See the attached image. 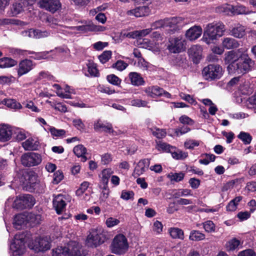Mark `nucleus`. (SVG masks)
<instances>
[{
    "mask_svg": "<svg viewBox=\"0 0 256 256\" xmlns=\"http://www.w3.org/2000/svg\"><path fill=\"white\" fill-rule=\"evenodd\" d=\"M224 60L228 64V70L230 74H246L250 70L252 64V60L247 54H243L238 56L232 51L226 54Z\"/></svg>",
    "mask_w": 256,
    "mask_h": 256,
    "instance_id": "1",
    "label": "nucleus"
},
{
    "mask_svg": "<svg viewBox=\"0 0 256 256\" xmlns=\"http://www.w3.org/2000/svg\"><path fill=\"white\" fill-rule=\"evenodd\" d=\"M224 26L220 22L208 24L204 28L203 40L208 44H210L214 40H217L224 34Z\"/></svg>",
    "mask_w": 256,
    "mask_h": 256,
    "instance_id": "2",
    "label": "nucleus"
},
{
    "mask_svg": "<svg viewBox=\"0 0 256 256\" xmlns=\"http://www.w3.org/2000/svg\"><path fill=\"white\" fill-rule=\"evenodd\" d=\"M105 239L104 229L97 227L89 231L86 240V245L88 247L96 248L104 243Z\"/></svg>",
    "mask_w": 256,
    "mask_h": 256,
    "instance_id": "3",
    "label": "nucleus"
},
{
    "mask_svg": "<svg viewBox=\"0 0 256 256\" xmlns=\"http://www.w3.org/2000/svg\"><path fill=\"white\" fill-rule=\"evenodd\" d=\"M78 25L68 28V32L73 34L86 33L89 32H102L105 30L104 26H96L90 20L78 22Z\"/></svg>",
    "mask_w": 256,
    "mask_h": 256,
    "instance_id": "4",
    "label": "nucleus"
},
{
    "mask_svg": "<svg viewBox=\"0 0 256 256\" xmlns=\"http://www.w3.org/2000/svg\"><path fill=\"white\" fill-rule=\"evenodd\" d=\"M128 248L127 239L122 234L116 236L111 244L112 252L116 254H121L125 253Z\"/></svg>",
    "mask_w": 256,
    "mask_h": 256,
    "instance_id": "5",
    "label": "nucleus"
},
{
    "mask_svg": "<svg viewBox=\"0 0 256 256\" xmlns=\"http://www.w3.org/2000/svg\"><path fill=\"white\" fill-rule=\"evenodd\" d=\"M202 73L206 79H219L222 76L224 70L220 65L211 64L204 68Z\"/></svg>",
    "mask_w": 256,
    "mask_h": 256,
    "instance_id": "6",
    "label": "nucleus"
},
{
    "mask_svg": "<svg viewBox=\"0 0 256 256\" xmlns=\"http://www.w3.org/2000/svg\"><path fill=\"white\" fill-rule=\"evenodd\" d=\"M24 252V240L20 235L16 234L10 245V254L12 256H21Z\"/></svg>",
    "mask_w": 256,
    "mask_h": 256,
    "instance_id": "7",
    "label": "nucleus"
},
{
    "mask_svg": "<svg viewBox=\"0 0 256 256\" xmlns=\"http://www.w3.org/2000/svg\"><path fill=\"white\" fill-rule=\"evenodd\" d=\"M35 204L34 197L28 194H22L16 197L14 206L17 208L23 209L32 207Z\"/></svg>",
    "mask_w": 256,
    "mask_h": 256,
    "instance_id": "8",
    "label": "nucleus"
},
{
    "mask_svg": "<svg viewBox=\"0 0 256 256\" xmlns=\"http://www.w3.org/2000/svg\"><path fill=\"white\" fill-rule=\"evenodd\" d=\"M41 156L35 152H27L21 157L22 164L26 166H33L38 165L42 162Z\"/></svg>",
    "mask_w": 256,
    "mask_h": 256,
    "instance_id": "9",
    "label": "nucleus"
},
{
    "mask_svg": "<svg viewBox=\"0 0 256 256\" xmlns=\"http://www.w3.org/2000/svg\"><path fill=\"white\" fill-rule=\"evenodd\" d=\"M169 42L168 48L172 52H180L186 48V42L182 36L171 38Z\"/></svg>",
    "mask_w": 256,
    "mask_h": 256,
    "instance_id": "10",
    "label": "nucleus"
},
{
    "mask_svg": "<svg viewBox=\"0 0 256 256\" xmlns=\"http://www.w3.org/2000/svg\"><path fill=\"white\" fill-rule=\"evenodd\" d=\"M137 42L140 47L148 50L154 53H158L160 50V42L148 38H140Z\"/></svg>",
    "mask_w": 256,
    "mask_h": 256,
    "instance_id": "11",
    "label": "nucleus"
},
{
    "mask_svg": "<svg viewBox=\"0 0 256 256\" xmlns=\"http://www.w3.org/2000/svg\"><path fill=\"white\" fill-rule=\"evenodd\" d=\"M30 248L35 252H43L50 248V242L47 238H38L29 245Z\"/></svg>",
    "mask_w": 256,
    "mask_h": 256,
    "instance_id": "12",
    "label": "nucleus"
},
{
    "mask_svg": "<svg viewBox=\"0 0 256 256\" xmlns=\"http://www.w3.org/2000/svg\"><path fill=\"white\" fill-rule=\"evenodd\" d=\"M34 66L32 62L26 59L22 60L18 64L17 68V73L18 77L26 74L32 70Z\"/></svg>",
    "mask_w": 256,
    "mask_h": 256,
    "instance_id": "13",
    "label": "nucleus"
},
{
    "mask_svg": "<svg viewBox=\"0 0 256 256\" xmlns=\"http://www.w3.org/2000/svg\"><path fill=\"white\" fill-rule=\"evenodd\" d=\"M202 32V29L200 26H194L186 31L185 36L188 40L194 41L199 38Z\"/></svg>",
    "mask_w": 256,
    "mask_h": 256,
    "instance_id": "14",
    "label": "nucleus"
},
{
    "mask_svg": "<svg viewBox=\"0 0 256 256\" xmlns=\"http://www.w3.org/2000/svg\"><path fill=\"white\" fill-rule=\"evenodd\" d=\"M151 28L140 30H135L131 32L123 31L121 32L122 38H136L137 37H144L149 34L152 31Z\"/></svg>",
    "mask_w": 256,
    "mask_h": 256,
    "instance_id": "15",
    "label": "nucleus"
},
{
    "mask_svg": "<svg viewBox=\"0 0 256 256\" xmlns=\"http://www.w3.org/2000/svg\"><path fill=\"white\" fill-rule=\"evenodd\" d=\"M12 126L6 124H0V140L6 142L10 140L12 136Z\"/></svg>",
    "mask_w": 256,
    "mask_h": 256,
    "instance_id": "16",
    "label": "nucleus"
},
{
    "mask_svg": "<svg viewBox=\"0 0 256 256\" xmlns=\"http://www.w3.org/2000/svg\"><path fill=\"white\" fill-rule=\"evenodd\" d=\"M150 164L148 159L144 158L140 160L134 168L133 176H138L143 174L148 170Z\"/></svg>",
    "mask_w": 256,
    "mask_h": 256,
    "instance_id": "17",
    "label": "nucleus"
},
{
    "mask_svg": "<svg viewBox=\"0 0 256 256\" xmlns=\"http://www.w3.org/2000/svg\"><path fill=\"white\" fill-rule=\"evenodd\" d=\"M150 13V10L148 6H138L126 12L128 16L137 18L148 16Z\"/></svg>",
    "mask_w": 256,
    "mask_h": 256,
    "instance_id": "18",
    "label": "nucleus"
},
{
    "mask_svg": "<svg viewBox=\"0 0 256 256\" xmlns=\"http://www.w3.org/2000/svg\"><path fill=\"white\" fill-rule=\"evenodd\" d=\"M66 197L62 194L55 196L53 200V205L58 214L62 213L65 210L66 204Z\"/></svg>",
    "mask_w": 256,
    "mask_h": 256,
    "instance_id": "19",
    "label": "nucleus"
},
{
    "mask_svg": "<svg viewBox=\"0 0 256 256\" xmlns=\"http://www.w3.org/2000/svg\"><path fill=\"white\" fill-rule=\"evenodd\" d=\"M65 246L68 249L70 256H84L80 244L76 242L71 241Z\"/></svg>",
    "mask_w": 256,
    "mask_h": 256,
    "instance_id": "20",
    "label": "nucleus"
},
{
    "mask_svg": "<svg viewBox=\"0 0 256 256\" xmlns=\"http://www.w3.org/2000/svg\"><path fill=\"white\" fill-rule=\"evenodd\" d=\"M49 34H50L46 31L42 32L40 30L34 29L25 30L22 32V34L24 37L36 38L46 37L49 35Z\"/></svg>",
    "mask_w": 256,
    "mask_h": 256,
    "instance_id": "21",
    "label": "nucleus"
},
{
    "mask_svg": "<svg viewBox=\"0 0 256 256\" xmlns=\"http://www.w3.org/2000/svg\"><path fill=\"white\" fill-rule=\"evenodd\" d=\"M36 0H20V2L13 4L14 13L15 14H18L22 10H25L26 7L32 6ZM27 8L26 10H28Z\"/></svg>",
    "mask_w": 256,
    "mask_h": 256,
    "instance_id": "22",
    "label": "nucleus"
},
{
    "mask_svg": "<svg viewBox=\"0 0 256 256\" xmlns=\"http://www.w3.org/2000/svg\"><path fill=\"white\" fill-rule=\"evenodd\" d=\"M94 128L96 131L104 132L108 133H112L113 132L111 124L103 122L100 120L94 122Z\"/></svg>",
    "mask_w": 256,
    "mask_h": 256,
    "instance_id": "23",
    "label": "nucleus"
},
{
    "mask_svg": "<svg viewBox=\"0 0 256 256\" xmlns=\"http://www.w3.org/2000/svg\"><path fill=\"white\" fill-rule=\"evenodd\" d=\"M130 84L134 86H144L145 81L141 74L136 72H130L128 75Z\"/></svg>",
    "mask_w": 256,
    "mask_h": 256,
    "instance_id": "24",
    "label": "nucleus"
},
{
    "mask_svg": "<svg viewBox=\"0 0 256 256\" xmlns=\"http://www.w3.org/2000/svg\"><path fill=\"white\" fill-rule=\"evenodd\" d=\"M144 91L148 96L152 98L162 96L164 92V90L162 88L156 86L147 87Z\"/></svg>",
    "mask_w": 256,
    "mask_h": 256,
    "instance_id": "25",
    "label": "nucleus"
},
{
    "mask_svg": "<svg viewBox=\"0 0 256 256\" xmlns=\"http://www.w3.org/2000/svg\"><path fill=\"white\" fill-rule=\"evenodd\" d=\"M202 48L200 46L194 45L192 46L188 51L190 56L192 58L194 62H198L202 56Z\"/></svg>",
    "mask_w": 256,
    "mask_h": 256,
    "instance_id": "26",
    "label": "nucleus"
},
{
    "mask_svg": "<svg viewBox=\"0 0 256 256\" xmlns=\"http://www.w3.org/2000/svg\"><path fill=\"white\" fill-rule=\"evenodd\" d=\"M114 172V170L111 168L104 169L99 174L100 186H107L110 178Z\"/></svg>",
    "mask_w": 256,
    "mask_h": 256,
    "instance_id": "27",
    "label": "nucleus"
},
{
    "mask_svg": "<svg viewBox=\"0 0 256 256\" xmlns=\"http://www.w3.org/2000/svg\"><path fill=\"white\" fill-rule=\"evenodd\" d=\"M26 214H18L14 217V225L16 228L20 229L27 224Z\"/></svg>",
    "mask_w": 256,
    "mask_h": 256,
    "instance_id": "28",
    "label": "nucleus"
},
{
    "mask_svg": "<svg viewBox=\"0 0 256 256\" xmlns=\"http://www.w3.org/2000/svg\"><path fill=\"white\" fill-rule=\"evenodd\" d=\"M222 44L223 48L228 50L235 48L240 46L238 42L232 38H224Z\"/></svg>",
    "mask_w": 256,
    "mask_h": 256,
    "instance_id": "29",
    "label": "nucleus"
},
{
    "mask_svg": "<svg viewBox=\"0 0 256 256\" xmlns=\"http://www.w3.org/2000/svg\"><path fill=\"white\" fill-rule=\"evenodd\" d=\"M166 26L174 28L184 23V18L181 17H171L166 18Z\"/></svg>",
    "mask_w": 256,
    "mask_h": 256,
    "instance_id": "30",
    "label": "nucleus"
},
{
    "mask_svg": "<svg viewBox=\"0 0 256 256\" xmlns=\"http://www.w3.org/2000/svg\"><path fill=\"white\" fill-rule=\"evenodd\" d=\"M240 244V240L236 238H232L226 243L224 248L227 251L232 252L238 249Z\"/></svg>",
    "mask_w": 256,
    "mask_h": 256,
    "instance_id": "31",
    "label": "nucleus"
},
{
    "mask_svg": "<svg viewBox=\"0 0 256 256\" xmlns=\"http://www.w3.org/2000/svg\"><path fill=\"white\" fill-rule=\"evenodd\" d=\"M2 102L3 103H1V104H4L8 108L10 109L16 110L22 108V104L14 99H4V100H2Z\"/></svg>",
    "mask_w": 256,
    "mask_h": 256,
    "instance_id": "32",
    "label": "nucleus"
},
{
    "mask_svg": "<svg viewBox=\"0 0 256 256\" xmlns=\"http://www.w3.org/2000/svg\"><path fill=\"white\" fill-rule=\"evenodd\" d=\"M74 154L78 157L81 158L82 162H84L87 158L85 156L86 149L82 145L80 144L76 146L73 150Z\"/></svg>",
    "mask_w": 256,
    "mask_h": 256,
    "instance_id": "33",
    "label": "nucleus"
},
{
    "mask_svg": "<svg viewBox=\"0 0 256 256\" xmlns=\"http://www.w3.org/2000/svg\"><path fill=\"white\" fill-rule=\"evenodd\" d=\"M193 193L191 190L188 188H180L172 192V196L174 198H178L181 196H192Z\"/></svg>",
    "mask_w": 256,
    "mask_h": 256,
    "instance_id": "34",
    "label": "nucleus"
},
{
    "mask_svg": "<svg viewBox=\"0 0 256 256\" xmlns=\"http://www.w3.org/2000/svg\"><path fill=\"white\" fill-rule=\"evenodd\" d=\"M22 145L26 150H33L37 148L38 142L32 138H29L22 142Z\"/></svg>",
    "mask_w": 256,
    "mask_h": 256,
    "instance_id": "35",
    "label": "nucleus"
},
{
    "mask_svg": "<svg viewBox=\"0 0 256 256\" xmlns=\"http://www.w3.org/2000/svg\"><path fill=\"white\" fill-rule=\"evenodd\" d=\"M231 35L236 38H242L246 34L245 28L241 25L234 27L230 31Z\"/></svg>",
    "mask_w": 256,
    "mask_h": 256,
    "instance_id": "36",
    "label": "nucleus"
},
{
    "mask_svg": "<svg viewBox=\"0 0 256 256\" xmlns=\"http://www.w3.org/2000/svg\"><path fill=\"white\" fill-rule=\"evenodd\" d=\"M12 136L18 141H21L26 138V132L18 128L14 127Z\"/></svg>",
    "mask_w": 256,
    "mask_h": 256,
    "instance_id": "37",
    "label": "nucleus"
},
{
    "mask_svg": "<svg viewBox=\"0 0 256 256\" xmlns=\"http://www.w3.org/2000/svg\"><path fill=\"white\" fill-rule=\"evenodd\" d=\"M16 61L11 58L5 57L0 58V68H8L12 67L16 65Z\"/></svg>",
    "mask_w": 256,
    "mask_h": 256,
    "instance_id": "38",
    "label": "nucleus"
},
{
    "mask_svg": "<svg viewBox=\"0 0 256 256\" xmlns=\"http://www.w3.org/2000/svg\"><path fill=\"white\" fill-rule=\"evenodd\" d=\"M52 256H70L68 249L66 246H58L52 250Z\"/></svg>",
    "mask_w": 256,
    "mask_h": 256,
    "instance_id": "39",
    "label": "nucleus"
},
{
    "mask_svg": "<svg viewBox=\"0 0 256 256\" xmlns=\"http://www.w3.org/2000/svg\"><path fill=\"white\" fill-rule=\"evenodd\" d=\"M201 143L202 142L200 140L188 138L184 142V147L186 149L192 150L198 147Z\"/></svg>",
    "mask_w": 256,
    "mask_h": 256,
    "instance_id": "40",
    "label": "nucleus"
},
{
    "mask_svg": "<svg viewBox=\"0 0 256 256\" xmlns=\"http://www.w3.org/2000/svg\"><path fill=\"white\" fill-rule=\"evenodd\" d=\"M88 72L86 73V76H98L99 75L98 71L96 68V64L92 62H89L87 64Z\"/></svg>",
    "mask_w": 256,
    "mask_h": 256,
    "instance_id": "41",
    "label": "nucleus"
},
{
    "mask_svg": "<svg viewBox=\"0 0 256 256\" xmlns=\"http://www.w3.org/2000/svg\"><path fill=\"white\" fill-rule=\"evenodd\" d=\"M169 234L173 238H184V232L181 229L177 228H171L168 230Z\"/></svg>",
    "mask_w": 256,
    "mask_h": 256,
    "instance_id": "42",
    "label": "nucleus"
},
{
    "mask_svg": "<svg viewBox=\"0 0 256 256\" xmlns=\"http://www.w3.org/2000/svg\"><path fill=\"white\" fill-rule=\"evenodd\" d=\"M242 200V197L240 196L235 198L234 200H232L226 206V210L228 211L233 212L236 210L237 206Z\"/></svg>",
    "mask_w": 256,
    "mask_h": 256,
    "instance_id": "43",
    "label": "nucleus"
},
{
    "mask_svg": "<svg viewBox=\"0 0 256 256\" xmlns=\"http://www.w3.org/2000/svg\"><path fill=\"white\" fill-rule=\"evenodd\" d=\"M189 238L193 241H200L205 238V235L198 230H192L190 233Z\"/></svg>",
    "mask_w": 256,
    "mask_h": 256,
    "instance_id": "44",
    "label": "nucleus"
},
{
    "mask_svg": "<svg viewBox=\"0 0 256 256\" xmlns=\"http://www.w3.org/2000/svg\"><path fill=\"white\" fill-rule=\"evenodd\" d=\"M28 222L32 224H38L41 220V216L39 214H35L33 213L26 214Z\"/></svg>",
    "mask_w": 256,
    "mask_h": 256,
    "instance_id": "45",
    "label": "nucleus"
},
{
    "mask_svg": "<svg viewBox=\"0 0 256 256\" xmlns=\"http://www.w3.org/2000/svg\"><path fill=\"white\" fill-rule=\"evenodd\" d=\"M172 157L178 160H184L188 156V154L187 152H183L180 150H177L176 151L170 152Z\"/></svg>",
    "mask_w": 256,
    "mask_h": 256,
    "instance_id": "46",
    "label": "nucleus"
},
{
    "mask_svg": "<svg viewBox=\"0 0 256 256\" xmlns=\"http://www.w3.org/2000/svg\"><path fill=\"white\" fill-rule=\"evenodd\" d=\"M48 128L47 129L46 128H44V130H48L51 134L54 137H59L62 136H64L66 134V132L64 130H58L56 129L54 127L50 126H48Z\"/></svg>",
    "mask_w": 256,
    "mask_h": 256,
    "instance_id": "47",
    "label": "nucleus"
},
{
    "mask_svg": "<svg viewBox=\"0 0 256 256\" xmlns=\"http://www.w3.org/2000/svg\"><path fill=\"white\" fill-rule=\"evenodd\" d=\"M238 138L242 140L245 144H250L252 140V136L248 133L244 132H240Z\"/></svg>",
    "mask_w": 256,
    "mask_h": 256,
    "instance_id": "48",
    "label": "nucleus"
},
{
    "mask_svg": "<svg viewBox=\"0 0 256 256\" xmlns=\"http://www.w3.org/2000/svg\"><path fill=\"white\" fill-rule=\"evenodd\" d=\"M240 180L238 179H235L228 182L226 183L222 186V191H227L233 188L234 187L236 186L240 183Z\"/></svg>",
    "mask_w": 256,
    "mask_h": 256,
    "instance_id": "49",
    "label": "nucleus"
},
{
    "mask_svg": "<svg viewBox=\"0 0 256 256\" xmlns=\"http://www.w3.org/2000/svg\"><path fill=\"white\" fill-rule=\"evenodd\" d=\"M238 93L244 96L249 95L252 93V89L250 88L248 84H245L240 85L238 88Z\"/></svg>",
    "mask_w": 256,
    "mask_h": 256,
    "instance_id": "50",
    "label": "nucleus"
},
{
    "mask_svg": "<svg viewBox=\"0 0 256 256\" xmlns=\"http://www.w3.org/2000/svg\"><path fill=\"white\" fill-rule=\"evenodd\" d=\"M184 177V174L183 172L178 173H170L168 175V178L171 181H174L176 182H179L182 181Z\"/></svg>",
    "mask_w": 256,
    "mask_h": 256,
    "instance_id": "51",
    "label": "nucleus"
},
{
    "mask_svg": "<svg viewBox=\"0 0 256 256\" xmlns=\"http://www.w3.org/2000/svg\"><path fill=\"white\" fill-rule=\"evenodd\" d=\"M233 10L234 6L226 4L218 8L217 11L220 12H224L226 14L229 15L233 14Z\"/></svg>",
    "mask_w": 256,
    "mask_h": 256,
    "instance_id": "52",
    "label": "nucleus"
},
{
    "mask_svg": "<svg viewBox=\"0 0 256 256\" xmlns=\"http://www.w3.org/2000/svg\"><path fill=\"white\" fill-rule=\"evenodd\" d=\"M156 148L160 151L162 150L163 152H172V149L174 148L170 144L162 142H160L157 144Z\"/></svg>",
    "mask_w": 256,
    "mask_h": 256,
    "instance_id": "53",
    "label": "nucleus"
},
{
    "mask_svg": "<svg viewBox=\"0 0 256 256\" xmlns=\"http://www.w3.org/2000/svg\"><path fill=\"white\" fill-rule=\"evenodd\" d=\"M179 96L182 100L187 102L190 104L194 106L197 104L196 101L192 96L183 92L180 93Z\"/></svg>",
    "mask_w": 256,
    "mask_h": 256,
    "instance_id": "54",
    "label": "nucleus"
},
{
    "mask_svg": "<svg viewBox=\"0 0 256 256\" xmlns=\"http://www.w3.org/2000/svg\"><path fill=\"white\" fill-rule=\"evenodd\" d=\"M90 185V183L88 182H84L80 185V188L76 192V195L78 197L83 196L84 193L87 190Z\"/></svg>",
    "mask_w": 256,
    "mask_h": 256,
    "instance_id": "55",
    "label": "nucleus"
},
{
    "mask_svg": "<svg viewBox=\"0 0 256 256\" xmlns=\"http://www.w3.org/2000/svg\"><path fill=\"white\" fill-rule=\"evenodd\" d=\"M150 130L152 134L158 138H162L166 135V132L164 130L154 128H150Z\"/></svg>",
    "mask_w": 256,
    "mask_h": 256,
    "instance_id": "56",
    "label": "nucleus"
},
{
    "mask_svg": "<svg viewBox=\"0 0 256 256\" xmlns=\"http://www.w3.org/2000/svg\"><path fill=\"white\" fill-rule=\"evenodd\" d=\"M120 220L114 217H109L106 220L105 224L108 228H111L118 225Z\"/></svg>",
    "mask_w": 256,
    "mask_h": 256,
    "instance_id": "57",
    "label": "nucleus"
},
{
    "mask_svg": "<svg viewBox=\"0 0 256 256\" xmlns=\"http://www.w3.org/2000/svg\"><path fill=\"white\" fill-rule=\"evenodd\" d=\"M108 81L114 86H119L121 83V80L114 74L108 75L106 77Z\"/></svg>",
    "mask_w": 256,
    "mask_h": 256,
    "instance_id": "58",
    "label": "nucleus"
},
{
    "mask_svg": "<svg viewBox=\"0 0 256 256\" xmlns=\"http://www.w3.org/2000/svg\"><path fill=\"white\" fill-rule=\"evenodd\" d=\"M203 227L206 232H212L215 231V224L212 220H207L203 224Z\"/></svg>",
    "mask_w": 256,
    "mask_h": 256,
    "instance_id": "59",
    "label": "nucleus"
},
{
    "mask_svg": "<svg viewBox=\"0 0 256 256\" xmlns=\"http://www.w3.org/2000/svg\"><path fill=\"white\" fill-rule=\"evenodd\" d=\"M233 14H248L250 12L246 7L242 6H234Z\"/></svg>",
    "mask_w": 256,
    "mask_h": 256,
    "instance_id": "60",
    "label": "nucleus"
},
{
    "mask_svg": "<svg viewBox=\"0 0 256 256\" xmlns=\"http://www.w3.org/2000/svg\"><path fill=\"white\" fill-rule=\"evenodd\" d=\"M128 64L123 60H118L116 63L112 64V68L119 71H122L125 70Z\"/></svg>",
    "mask_w": 256,
    "mask_h": 256,
    "instance_id": "61",
    "label": "nucleus"
},
{
    "mask_svg": "<svg viewBox=\"0 0 256 256\" xmlns=\"http://www.w3.org/2000/svg\"><path fill=\"white\" fill-rule=\"evenodd\" d=\"M110 194V190L107 186H103L102 188V192L100 196V199L102 202H105L108 198Z\"/></svg>",
    "mask_w": 256,
    "mask_h": 256,
    "instance_id": "62",
    "label": "nucleus"
},
{
    "mask_svg": "<svg viewBox=\"0 0 256 256\" xmlns=\"http://www.w3.org/2000/svg\"><path fill=\"white\" fill-rule=\"evenodd\" d=\"M112 52L110 50L104 51L98 56L100 62L104 64L107 62L111 58Z\"/></svg>",
    "mask_w": 256,
    "mask_h": 256,
    "instance_id": "63",
    "label": "nucleus"
},
{
    "mask_svg": "<svg viewBox=\"0 0 256 256\" xmlns=\"http://www.w3.org/2000/svg\"><path fill=\"white\" fill-rule=\"evenodd\" d=\"M134 64L142 70H146L149 67V64L143 58L138 60V62H136Z\"/></svg>",
    "mask_w": 256,
    "mask_h": 256,
    "instance_id": "64",
    "label": "nucleus"
}]
</instances>
